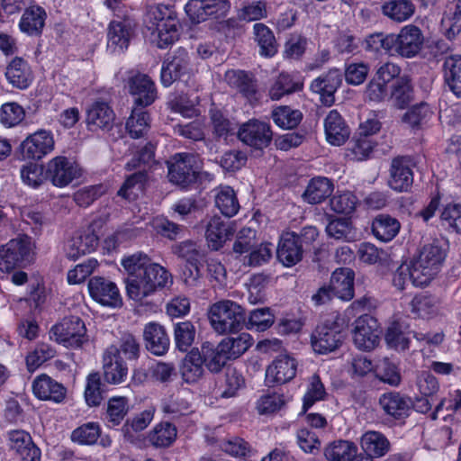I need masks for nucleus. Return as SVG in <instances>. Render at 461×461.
<instances>
[{
    "label": "nucleus",
    "mask_w": 461,
    "mask_h": 461,
    "mask_svg": "<svg viewBox=\"0 0 461 461\" xmlns=\"http://www.w3.org/2000/svg\"><path fill=\"white\" fill-rule=\"evenodd\" d=\"M215 206L228 218L235 216L240 206L234 189L230 185H221L214 189Z\"/></svg>",
    "instance_id": "46"
},
{
    "label": "nucleus",
    "mask_w": 461,
    "mask_h": 461,
    "mask_svg": "<svg viewBox=\"0 0 461 461\" xmlns=\"http://www.w3.org/2000/svg\"><path fill=\"white\" fill-rule=\"evenodd\" d=\"M193 75V67L188 51L177 48L164 59L160 69V83L169 87L176 81L187 82Z\"/></svg>",
    "instance_id": "9"
},
{
    "label": "nucleus",
    "mask_w": 461,
    "mask_h": 461,
    "mask_svg": "<svg viewBox=\"0 0 461 461\" xmlns=\"http://www.w3.org/2000/svg\"><path fill=\"white\" fill-rule=\"evenodd\" d=\"M238 138L244 144L255 149L262 150L271 144L273 131L268 122L251 119L240 125L238 131Z\"/></svg>",
    "instance_id": "20"
},
{
    "label": "nucleus",
    "mask_w": 461,
    "mask_h": 461,
    "mask_svg": "<svg viewBox=\"0 0 461 461\" xmlns=\"http://www.w3.org/2000/svg\"><path fill=\"white\" fill-rule=\"evenodd\" d=\"M400 229V221L387 213H379L372 220V234L381 242L386 243L393 240L399 233Z\"/></svg>",
    "instance_id": "42"
},
{
    "label": "nucleus",
    "mask_w": 461,
    "mask_h": 461,
    "mask_svg": "<svg viewBox=\"0 0 461 461\" xmlns=\"http://www.w3.org/2000/svg\"><path fill=\"white\" fill-rule=\"evenodd\" d=\"M355 273L351 268L340 267L336 269L330 277V286L335 297L348 302L355 294Z\"/></svg>",
    "instance_id": "39"
},
{
    "label": "nucleus",
    "mask_w": 461,
    "mask_h": 461,
    "mask_svg": "<svg viewBox=\"0 0 461 461\" xmlns=\"http://www.w3.org/2000/svg\"><path fill=\"white\" fill-rule=\"evenodd\" d=\"M150 128V114L143 108L133 107L126 121L125 129L131 139L143 137Z\"/></svg>",
    "instance_id": "53"
},
{
    "label": "nucleus",
    "mask_w": 461,
    "mask_h": 461,
    "mask_svg": "<svg viewBox=\"0 0 461 461\" xmlns=\"http://www.w3.org/2000/svg\"><path fill=\"white\" fill-rule=\"evenodd\" d=\"M255 41L259 47V55L265 58L274 57L278 50V45L274 32L266 24L258 23L253 26Z\"/></svg>",
    "instance_id": "54"
},
{
    "label": "nucleus",
    "mask_w": 461,
    "mask_h": 461,
    "mask_svg": "<svg viewBox=\"0 0 461 461\" xmlns=\"http://www.w3.org/2000/svg\"><path fill=\"white\" fill-rule=\"evenodd\" d=\"M443 77L450 91L456 97H461V55L446 58L443 63Z\"/></svg>",
    "instance_id": "49"
},
{
    "label": "nucleus",
    "mask_w": 461,
    "mask_h": 461,
    "mask_svg": "<svg viewBox=\"0 0 461 461\" xmlns=\"http://www.w3.org/2000/svg\"><path fill=\"white\" fill-rule=\"evenodd\" d=\"M128 376V366L117 347L110 346L103 356V378L106 384H121Z\"/></svg>",
    "instance_id": "25"
},
{
    "label": "nucleus",
    "mask_w": 461,
    "mask_h": 461,
    "mask_svg": "<svg viewBox=\"0 0 461 461\" xmlns=\"http://www.w3.org/2000/svg\"><path fill=\"white\" fill-rule=\"evenodd\" d=\"M446 257L447 252L438 240L425 244L420 250L418 258L411 261L416 271L420 275H417L416 281L429 285L440 271Z\"/></svg>",
    "instance_id": "8"
},
{
    "label": "nucleus",
    "mask_w": 461,
    "mask_h": 461,
    "mask_svg": "<svg viewBox=\"0 0 461 461\" xmlns=\"http://www.w3.org/2000/svg\"><path fill=\"white\" fill-rule=\"evenodd\" d=\"M108 392V387L102 380L99 372L89 373L86 377L84 391L85 401L89 407H98L104 402Z\"/></svg>",
    "instance_id": "45"
},
{
    "label": "nucleus",
    "mask_w": 461,
    "mask_h": 461,
    "mask_svg": "<svg viewBox=\"0 0 461 461\" xmlns=\"http://www.w3.org/2000/svg\"><path fill=\"white\" fill-rule=\"evenodd\" d=\"M360 447L362 451L374 460L388 454L391 442L381 431L367 430L360 438Z\"/></svg>",
    "instance_id": "38"
},
{
    "label": "nucleus",
    "mask_w": 461,
    "mask_h": 461,
    "mask_svg": "<svg viewBox=\"0 0 461 461\" xmlns=\"http://www.w3.org/2000/svg\"><path fill=\"white\" fill-rule=\"evenodd\" d=\"M348 336L344 320L336 315L319 322L312 331L310 341L318 355H328L339 349Z\"/></svg>",
    "instance_id": "4"
},
{
    "label": "nucleus",
    "mask_w": 461,
    "mask_h": 461,
    "mask_svg": "<svg viewBox=\"0 0 461 461\" xmlns=\"http://www.w3.org/2000/svg\"><path fill=\"white\" fill-rule=\"evenodd\" d=\"M176 427L169 421L157 424L149 434V442L157 447H167L176 438Z\"/></svg>",
    "instance_id": "59"
},
{
    "label": "nucleus",
    "mask_w": 461,
    "mask_h": 461,
    "mask_svg": "<svg viewBox=\"0 0 461 461\" xmlns=\"http://www.w3.org/2000/svg\"><path fill=\"white\" fill-rule=\"evenodd\" d=\"M414 181L413 170L405 157H397L392 160L389 186L396 192H409Z\"/></svg>",
    "instance_id": "29"
},
{
    "label": "nucleus",
    "mask_w": 461,
    "mask_h": 461,
    "mask_svg": "<svg viewBox=\"0 0 461 461\" xmlns=\"http://www.w3.org/2000/svg\"><path fill=\"white\" fill-rule=\"evenodd\" d=\"M415 91L411 79L409 76L403 75L398 77L390 86L387 99L390 105L397 110H404L409 107L414 100Z\"/></svg>",
    "instance_id": "30"
},
{
    "label": "nucleus",
    "mask_w": 461,
    "mask_h": 461,
    "mask_svg": "<svg viewBox=\"0 0 461 461\" xmlns=\"http://www.w3.org/2000/svg\"><path fill=\"white\" fill-rule=\"evenodd\" d=\"M234 232L235 229L229 221H225L219 216H213L209 221L205 230L208 247L212 250H219L234 235Z\"/></svg>",
    "instance_id": "36"
},
{
    "label": "nucleus",
    "mask_w": 461,
    "mask_h": 461,
    "mask_svg": "<svg viewBox=\"0 0 461 461\" xmlns=\"http://www.w3.org/2000/svg\"><path fill=\"white\" fill-rule=\"evenodd\" d=\"M101 426L98 422L88 421L76 428L71 433V440L83 446H91L97 442L101 436Z\"/></svg>",
    "instance_id": "62"
},
{
    "label": "nucleus",
    "mask_w": 461,
    "mask_h": 461,
    "mask_svg": "<svg viewBox=\"0 0 461 461\" xmlns=\"http://www.w3.org/2000/svg\"><path fill=\"white\" fill-rule=\"evenodd\" d=\"M157 144L151 140L143 145H138L133 152L131 158L125 164V169L131 171L138 168L140 165H149L155 159Z\"/></svg>",
    "instance_id": "64"
},
{
    "label": "nucleus",
    "mask_w": 461,
    "mask_h": 461,
    "mask_svg": "<svg viewBox=\"0 0 461 461\" xmlns=\"http://www.w3.org/2000/svg\"><path fill=\"white\" fill-rule=\"evenodd\" d=\"M182 360L180 366V374L182 379L186 384H194L198 382L203 375V363L201 358L200 350L193 348Z\"/></svg>",
    "instance_id": "44"
},
{
    "label": "nucleus",
    "mask_w": 461,
    "mask_h": 461,
    "mask_svg": "<svg viewBox=\"0 0 461 461\" xmlns=\"http://www.w3.org/2000/svg\"><path fill=\"white\" fill-rule=\"evenodd\" d=\"M375 146V142L371 139L357 133L348 144L346 157L350 160H366L370 157Z\"/></svg>",
    "instance_id": "57"
},
{
    "label": "nucleus",
    "mask_w": 461,
    "mask_h": 461,
    "mask_svg": "<svg viewBox=\"0 0 461 461\" xmlns=\"http://www.w3.org/2000/svg\"><path fill=\"white\" fill-rule=\"evenodd\" d=\"M172 253L185 261L182 269L185 284L188 286H195L203 268L204 254L200 246L190 240L176 242L172 246Z\"/></svg>",
    "instance_id": "7"
},
{
    "label": "nucleus",
    "mask_w": 461,
    "mask_h": 461,
    "mask_svg": "<svg viewBox=\"0 0 461 461\" xmlns=\"http://www.w3.org/2000/svg\"><path fill=\"white\" fill-rule=\"evenodd\" d=\"M343 73L339 68H330L314 78L310 85L312 93L319 95L322 105L330 107L335 103V94L341 86Z\"/></svg>",
    "instance_id": "21"
},
{
    "label": "nucleus",
    "mask_w": 461,
    "mask_h": 461,
    "mask_svg": "<svg viewBox=\"0 0 461 461\" xmlns=\"http://www.w3.org/2000/svg\"><path fill=\"white\" fill-rule=\"evenodd\" d=\"M402 68L395 63L385 62L379 66L368 82L366 95L369 101L381 103L387 96V85L393 83L401 76Z\"/></svg>",
    "instance_id": "15"
},
{
    "label": "nucleus",
    "mask_w": 461,
    "mask_h": 461,
    "mask_svg": "<svg viewBox=\"0 0 461 461\" xmlns=\"http://www.w3.org/2000/svg\"><path fill=\"white\" fill-rule=\"evenodd\" d=\"M200 353L204 366L211 373L221 372L228 360H230L225 348L221 347V342L217 345L210 341L203 342Z\"/></svg>",
    "instance_id": "41"
},
{
    "label": "nucleus",
    "mask_w": 461,
    "mask_h": 461,
    "mask_svg": "<svg viewBox=\"0 0 461 461\" xmlns=\"http://www.w3.org/2000/svg\"><path fill=\"white\" fill-rule=\"evenodd\" d=\"M378 405L386 420L394 424H404L412 412L414 402L405 393L388 391L379 396Z\"/></svg>",
    "instance_id": "10"
},
{
    "label": "nucleus",
    "mask_w": 461,
    "mask_h": 461,
    "mask_svg": "<svg viewBox=\"0 0 461 461\" xmlns=\"http://www.w3.org/2000/svg\"><path fill=\"white\" fill-rule=\"evenodd\" d=\"M122 266L128 273L126 293L134 301L153 294L172 284L171 273L144 253H135L122 259Z\"/></svg>",
    "instance_id": "1"
},
{
    "label": "nucleus",
    "mask_w": 461,
    "mask_h": 461,
    "mask_svg": "<svg viewBox=\"0 0 461 461\" xmlns=\"http://www.w3.org/2000/svg\"><path fill=\"white\" fill-rule=\"evenodd\" d=\"M35 246L32 238L19 234L0 246V272L11 274L14 270L24 269L34 260Z\"/></svg>",
    "instance_id": "5"
},
{
    "label": "nucleus",
    "mask_w": 461,
    "mask_h": 461,
    "mask_svg": "<svg viewBox=\"0 0 461 461\" xmlns=\"http://www.w3.org/2000/svg\"><path fill=\"white\" fill-rule=\"evenodd\" d=\"M99 245V237L93 229L77 231L68 242V258L77 260L83 255L94 252Z\"/></svg>",
    "instance_id": "31"
},
{
    "label": "nucleus",
    "mask_w": 461,
    "mask_h": 461,
    "mask_svg": "<svg viewBox=\"0 0 461 461\" xmlns=\"http://www.w3.org/2000/svg\"><path fill=\"white\" fill-rule=\"evenodd\" d=\"M221 342L230 358L237 359L253 345L254 339L250 334L241 332L237 337H228Z\"/></svg>",
    "instance_id": "61"
},
{
    "label": "nucleus",
    "mask_w": 461,
    "mask_h": 461,
    "mask_svg": "<svg viewBox=\"0 0 461 461\" xmlns=\"http://www.w3.org/2000/svg\"><path fill=\"white\" fill-rule=\"evenodd\" d=\"M115 121V113L109 102L97 98L86 108L85 122L86 129L92 132L113 129Z\"/></svg>",
    "instance_id": "17"
},
{
    "label": "nucleus",
    "mask_w": 461,
    "mask_h": 461,
    "mask_svg": "<svg viewBox=\"0 0 461 461\" xmlns=\"http://www.w3.org/2000/svg\"><path fill=\"white\" fill-rule=\"evenodd\" d=\"M5 76L14 87L25 90L32 84L34 76L27 60L14 57L6 66Z\"/></svg>",
    "instance_id": "32"
},
{
    "label": "nucleus",
    "mask_w": 461,
    "mask_h": 461,
    "mask_svg": "<svg viewBox=\"0 0 461 461\" xmlns=\"http://www.w3.org/2000/svg\"><path fill=\"white\" fill-rule=\"evenodd\" d=\"M130 411L129 399L125 396H113L108 399L104 420L109 428L122 424Z\"/></svg>",
    "instance_id": "47"
},
{
    "label": "nucleus",
    "mask_w": 461,
    "mask_h": 461,
    "mask_svg": "<svg viewBox=\"0 0 461 461\" xmlns=\"http://www.w3.org/2000/svg\"><path fill=\"white\" fill-rule=\"evenodd\" d=\"M381 330L377 320L369 314L356 319L353 329V340L356 347L364 351L373 350L380 341Z\"/></svg>",
    "instance_id": "22"
},
{
    "label": "nucleus",
    "mask_w": 461,
    "mask_h": 461,
    "mask_svg": "<svg viewBox=\"0 0 461 461\" xmlns=\"http://www.w3.org/2000/svg\"><path fill=\"white\" fill-rule=\"evenodd\" d=\"M55 147L51 131L40 129L29 134L18 146L15 154L22 160H41Z\"/></svg>",
    "instance_id": "11"
},
{
    "label": "nucleus",
    "mask_w": 461,
    "mask_h": 461,
    "mask_svg": "<svg viewBox=\"0 0 461 461\" xmlns=\"http://www.w3.org/2000/svg\"><path fill=\"white\" fill-rule=\"evenodd\" d=\"M274 123L282 130L296 129L303 119V113L299 109L290 105H278L271 112Z\"/></svg>",
    "instance_id": "50"
},
{
    "label": "nucleus",
    "mask_w": 461,
    "mask_h": 461,
    "mask_svg": "<svg viewBox=\"0 0 461 461\" xmlns=\"http://www.w3.org/2000/svg\"><path fill=\"white\" fill-rule=\"evenodd\" d=\"M168 181L182 190H190L201 181L203 162L199 155L177 152L166 161Z\"/></svg>",
    "instance_id": "3"
},
{
    "label": "nucleus",
    "mask_w": 461,
    "mask_h": 461,
    "mask_svg": "<svg viewBox=\"0 0 461 461\" xmlns=\"http://www.w3.org/2000/svg\"><path fill=\"white\" fill-rule=\"evenodd\" d=\"M8 440L10 448L15 452L20 461H41V451L29 432L23 429L10 430Z\"/></svg>",
    "instance_id": "27"
},
{
    "label": "nucleus",
    "mask_w": 461,
    "mask_h": 461,
    "mask_svg": "<svg viewBox=\"0 0 461 461\" xmlns=\"http://www.w3.org/2000/svg\"><path fill=\"white\" fill-rule=\"evenodd\" d=\"M127 86L133 101V107L146 109L158 98L157 86L147 74L137 73L130 77Z\"/></svg>",
    "instance_id": "19"
},
{
    "label": "nucleus",
    "mask_w": 461,
    "mask_h": 461,
    "mask_svg": "<svg viewBox=\"0 0 461 461\" xmlns=\"http://www.w3.org/2000/svg\"><path fill=\"white\" fill-rule=\"evenodd\" d=\"M82 175L83 169L74 158L59 155L47 163V180L58 188L67 187Z\"/></svg>",
    "instance_id": "12"
},
{
    "label": "nucleus",
    "mask_w": 461,
    "mask_h": 461,
    "mask_svg": "<svg viewBox=\"0 0 461 461\" xmlns=\"http://www.w3.org/2000/svg\"><path fill=\"white\" fill-rule=\"evenodd\" d=\"M149 183L147 170H139L126 176L117 195L128 202L136 201L146 191Z\"/></svg>",
    "instance_id": "40"
},
{
    "label": "nucleus",
    "mask_w": 461,
    "mask_h": 461,
    "mask_svg": "<svg viewBox=\"0 0 461 461\" xmlns=\"http://www.w3.org/2000/svg\"><path fill=\"white\" fill-rule=\"evenodd\" d=\"M327 141L333 146L343 145L349 138L350 130L337 110H331L324 120Z\"/></svg>",
    "instance_id": "37"
},
{
    "label": "nucleus",
    "mask_w": 461,
    "mask_h": 461,
    "mask_svg": "<svg viewBox=\"0 0 461 461\" xmlns=\"http://www.w3.org/2000/svg\"><path fill=\"white\" fill-rule=\"evenodd\" d=\"M275 322V315L268 307L258 308L250 312L245 327L255 331H265Z\"/></svg>",
    "instance_id": "63"
},
{
    "label": "nucleus",
    "mask_w": 461,
    "mask_h": 461,
    "mask_svg": "<svg viewBox=\"0 0 461 461\" xmlns=\"http://www.w3.org/2000/svg\"><path fill=\"white\" fill-rule=\"evenodd\" d=\"M90 297L102 306L118 308L122 305V298L117 285L104 276H95L87 284Z\"/></svg>",
    "instance_id": "18"
},
{
    "label": "nucleus",
    "mask_w": 461,
    "mask_h": 461,
    "mask_svg": "<svg viewBox=\"0 0 461 461\" xmlns=\"http://www.w3.org/2000/svg\"><path fill=\"white\" fill-rule=\"evenodd\" d=\"M358 447L350 440L339 439L330 443L324 450L325 457L330 461H348L357 455Z\"/></svg>",
    "instance_id": "56"
},
{
    "label": "nucleus",
    "mask_w": 461,
    "mask_h": 461,
    "mask_svg": "<svg viewBox=\"0 0 461 461\" xmlns=\"http://www.w3.org/2000/svg\"><path fill=\"white\" fill-rule=\"evenodd\" d=\"M381 11L390 20L402 23L413 15L415 5L411 0H386L382 4Z\"/></svg>",
    "instance_id": "51"
},
{
    "label": "nucleus",
    "mask_w": 461,
    "mask_h": 461,
    "mask_svg": "<svg viewBox=\"0 0 461 461\" xmlns=\"http://www.w3.org/2000/svg\"><path fill=\"white\" fill-rule=\"evenodd\" d=\"M50 334L66 348H78L86 341V328L78 316L63 318L51 327Z\"/></svg>",
    "instance_id": "13"
},
{
    "label": "nucleus",
    "mask_w": 461,
    "mask_h": 461,
    "mask_svg": "<svg viewBox=\"0 0 461 461\" xmlns=\"http://www.w3.org/2000/svg\"><path fill=\"white\" fill-rule=\"evenodd\" d=\"M417 275L420 276V273L416 271L412 263L410 266L401 264L392 274V285L399 292H403L409 282L415 287L423 288L428 286L426 283H418L416 281Z\"/></svg>",
    "instance_id": "55"
},
{
    "label": "nucleus",
    "mask_w": 461,
    "mask_h": 461,
    "mask_svg": "<svg viewBox=\"0 0 461 461\" xmlns=\"http://www.w3.org/2000/svg\"><path fill=\"white\" fill-rule=\"evenodd\" d=\"M423 42L424 36L418 26L405 25L398 34L393 33V56L413 58L421 50Z\"/></svg>",
    "instance_id": "16"
},
{
    "label": "nucleus",
    "mask_w": 461,
    "mask_h": 461,
    "mask_svg": "<svg viewBox=\"0 0 461 461\" xmlns=\"http://www.w3.org/2000/svg\"><path fill=\"white\" fill-rule=\"evenodd\" d=\"M228 85L249 101L257 100V79L251 72L241 69H230L225 73Z\"/></svg>",
    "instance_id": "34"
},
{
    "label": "nucleus",
    "mask_w": 461,
    "mask_h": 461,
    "mask_svg": "<svg viewBox=\"0 0 461 461\" xmlns=\"http://www.w3.org/2000/svg\"><path fill=\"white\" fill-rule=\"evenodd\" d=\"M410 306L411 312L421 319H431L438 313L437 302L431 294H416L411 301Z\"/></svg>",
    "instance_id": "60"
},
{
    "label": "nucleus",
    "mask_w": 461,
    "mask_h": 461,
    "mask_svg": "<svg viewBox=\"0 0 461 461\" xmlns=\"http://www.w3.org/2000/svg\"><path fill=\"white\" fill-rule=\"evenodd\" d=\"M134 29L135 23L130 17L111 21L107 28V50L113 54L123 53L129 48Z\"/></svg>",
    "instance_id": "23"
},
{
    "label": "nucleus",
    "mask_w": 461,
    "mask_h": 461,
    "mask_svg": "<svg viewBox=\"0 0 461 461\" xmlns=\"http://www.w3.org/2000/svg\"><path fill=\"white\" fill-rule=\"evenodd\" d=\"M296 371L297 362L294 357L279 355L267 367L265 383L268 387L286 384L294 378Z\"/></svg>",
    "instance_id": "24"
},
{
    "label": "nucleus",
    "mask_w": 461,
    "mask_h": 461,
    "mask_svg": "<svg viewBox=\"0 0 461 461\" xmlns=\"http://www.w3.org/2000/svg\"><path fill=\"white\" fill-rule=\"evenodd\" d=\"M46 19L47 13L45 9L32 3L24 9L22 14L18 23L19 30L27 36H41L45 26Z\"/></svg>",
    "instance_id": "33"
},
{
    "label": "nucleus",
    "mask_w": 461,
    "mask_h": 461,
    "mask_svg": "<svg viewBox=\"0 0 461 461\" xmlns=\"http://www.w3.org/2000/svg\"><path fill=\"white\" fill-rule=\"evenodd\" d=\"M303 249L296 232L284 231L278 240L276 258L284 267H292L303 259Z\"/></svg>",
    "instance_id": "26"
},
{
    "label": "nucleus",
    "mask_w": 461,
    "mask_h": 461,
    "mask_svg": "<svg viewBox=\"0 0 461 461\" xmlns=\"http://www.w3.org/2000/svg\"><path fill=\"white\" fill-rule=\"evenodd\" d=\"M147 28L157 33L159 49H167L178 41L180 21L175 5H151L147 12Z\"/></svg>",
    "instance_id": "2"
},
{
    "label": "nucleus",
    "mask_w": 461,
    "mask_h": 461,
    "mask_svg": "<svg viewBox=\"0 0 461 461\" xmlns=\"http://www.w3.org/2000/svg\"><path fill=\"white\" fill-rule=\"evenodd\" d=\"M143 338L147 350L155 356H163L169 349L170 339L167 332L157 322L151 321L145 325Z\"/></svg>",
    "instance_id": "35"
},
{
    "label": "nucleus",
    "mask_w": 461,
    "mask_h": 461,
    "mask_svg": "<svg viewBox=\"0 0 461 461\" xmlns=\"http://www.w3.org/2000/svg\"><path fill=\"white\" fill-rule=\"evenodd\" d=\"M303 83L299 78L287 72H281L269 88V96L272 100H279L286 95L302 91Z\"/></svg>",
    "instance_id": "48"
},
{
    "label": "nucleus",
    "mask_w": 461,
    "mask_h": 461,
    "mask_svg": "<svg viewBox=\"0 0 461 461\" xmlns=\"http://www.w3.org/2000/svg\"><path fill=\"white\" fill-rule=\"evenodd\" d=\"M407 111L402 116V122L407 124L412 131H418L427 123L433 115L430 105L426 102H420L406 108Z\"/></svg>",
    "instance_id": "52"
},
{
    "label": "nucleus",
    "mask_w": 461,
    "mask_h": 461,
    "mask_svg": "<svg viewBox=\"0 0 461 461\" xmlns=\"http://www.w3.org/2000/svg\"><path fill=\"white\" fill-rule=\"evenodd\" d=\"M32 389L33 395L41 401L60 403L67 396V388L63 384L46 374H41L34 378Z\"/></svg>",
    "instance_id": "28"
},
{
    "label": "nucleus",
    "mask_w": 461,
    "mask_h": 461,
    "mask_svg": "<svg viewBox=\"0 0 461 461\" xmlns=\"http://www.w3.org/2000/svg\"><path fill=\"white\" fill-rule=\"evenodd\" d=\"M196 330L190 321L174 324V339L176 348L181 352H189L194 342Z\"/></svg>",
    "instance_id": "58"
},
{
    "label": "nucleus",
    "mask_w": 461,
    "mask_h": 461,
    "mask_svg": "<svg viewBox=\"0 0 461 461\" xmlns=\"http://www.w3.org/2000/svg\"><path fill=\"white\" fill-rule=\"evenodd\" d=\"M209 319L217 333H239L246 325L247 314L238 303L223 300L211 306Z\"/></svg>",
    "instance_id": "6"
},
{
    "label": "nucleus",
    "mask_w": 461,
    "mask_h": 461,
    "mask_svg": "<svg viewBox=\"0 0 461 461\" xmlns=\"http://www.w3.org/2000/svg\"><path fill=\"white\" fill-rule=\"evenodd\" d=\"M333 191L334 185L330 178L315 176L309 181L303 197L310 204H319L331 196Z\"/></svg>",
    "instance_id": "43"
},
{
    "label": "nucleus",
    "mask_w": 461,
    "mask_h": 461,
    "mask_svg": "<svg viewBox=\"0 0 461 461\" xmlns=\"http://www.w3.org/2000/svg\"><path fill=\"white\" fill-rule=\"evenodd\" d=\"M230 0H189L185 12L193 24L224 18L230 10Z\"/></svg>",
    "instance_id": "14"
}]
</instances>
